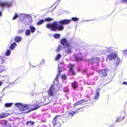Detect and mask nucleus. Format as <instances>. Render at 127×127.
<instances>
[{
    "label": "nucleus",
    "instance_id": "f257e3e1",
    "mask_svg": "<svg viewBox=\"0 0 127 127\" xmlns=\"http://www.w3.org/2000/svg\"><path fill=\"white\" fill-rule=\"evenodd\" d=\"M71 21V20L64 19L59 22H55L52 23L48 24H47L46 26L47 28L51 29L53 31H55L56 30L61 31L64 28L63 26L62 25L68 24Z\"/></svg>",
    "mask_w": 127,
    "mask_h": 127
},
{
    "label": "nucleus",
    "instance_id": "f03ea898",
    "mask_svg": "<svg viewBox=\"0 0 127 127\" xmlns=\"http://www.w3.org/2000/svg\"><path fill=\"white\" fill-rule=\"evenodd\" d=\"M15 105L18 107L19 110L23 111L24 113H28L31 111L37 109L39 106L35 104H25L20 103L15 104Z\"/></svg>",
    "mask_w": 127,
    "mask_h": 127
},
{
    "label": "nucleus",
    "instance_id": "7ed1b4c3",
    "mask_svg": "<svg viewBox=\"0 0 127 127\" xmlns=\"http://www.w3.org/2000/svg\"><path fill=\"white\" fill-rule=\"evenodd\" d=\"M57 90L55 86L53 85L51 86L48 90V93L50 96H53L56 93Z\"/></svg>",
    "mask_w": 127,
    "mask_h": 127
},
{
    "label": "nucleus",
    "instance_id": "20e7f679",
    "mask_svg": "<svg viewBox=\"0 0 127 127\" xmlns=\"http://www.w3.org/2000/svg\"><path fill=\"white\" fill-rule=\"evenodd\" d=\"M12 4V2L8 1H5L4 2H1L0 0V6L2 7H9L11 6Z\"/></svg>",
    "mask_w": 127,
    "mask_h": 127
},
{
    "label": "nucleus",
    "instance_id": "39448f33",
    "mask_svg": "<svg viewBox=\"0 0 127 127\" xmlns=\"http://www.w3.org/2000/svg\"><path fill=\"white\" fill-rule=\"evenodd\" d=\"M72 47L69 44H67L65 46L64 50L65 53L68 54H70L72 51Z\"/></svg>",
    "mask_w": 127,
    "mask_h": 127
},
{
    "label": "nucleus",
    "instance_id": "423d86ee",
    "mask_svg": "<svg viewBox=\"0 0 127 127\" xmlns=\"http://www.w3.org/2000/svg\"><path fill=\"white\" fill-rule=\"evenodd\" d=\"M117 57L116 54L114 53H111L108 55L107 57V59L110 60H112V59H114Z\"/></svg>",
    "mask_w": 127,
    "mask_h": 127
},
{
    "label": "nucleus",
    "instance_id": "0eeeda50",
    "mask_svg": "<svg viewBox=\"0 0 127 127\" xmlns=\"http://www.w3.org/2000/svg\"><path fill=\"white\" fill-rule=\"evenodd\" d=\"M107 71V70L106 69L100 70L99 72V74L101 77L106 76Z\"/></svg>",
    "mask_w": 127,
    "mask_h": 127
},
{
    "label": "nucleus",
    "instance_id": "6e6552de",
    "mask_svg": "<svg viewBox=\"0 0 127 127\" xmlns=\"http://www.w3.org/2000/svg\"><path fill=\"white\" fill-rule=\"evenodd\" d=\"M52 20V19L50 18H46L45 19V20H42L40 21H39L38 22L37 24L38 25H40L42 23H43L44 21H51Z\"/></svg>",
    "mask_w": 127,
    "mask_h": 127
},
{
    "label": "nucleus",
    "instance_id": "1a4fd4ad",
    "mask_svg": "<svg viewBox=\"0 0 127 127\" xmlns=\"http://www.w3.org/2000/svg\"><path fill=\"white\" fill-rule=\"evenodd\" d=\"M83 55L81 53H80L75 56L76 60L77 61H81L83 59Z\"/></svg>",
    "mask_w": 127,
    "mask_h": 127
},
{
    "label": "nucleus",
    "instance_id": "9d476101",
    "mask_svg": "<svg viewBox=\"0 0 127 127\" xmlns=\"http://www.w3.org/2000/svg\"><path fill=\"white\" fill-rule=\"evenodd\" d=\"M61 42L62 45H64L65 46H66L67 44H69L67 43V40L65 38H64L62 39Z\"/></svg>",
    "mask_w": 127,
    "mask_h": 127
},
{
    "label": "nucleus",
    "instance_id": "9b49d317",
    "mask_svg": "<svg viewBox=\"0 0 127 127\" xmlns=\"http://www.w3.org/2000/svg\"><path fill=\"white\" fill-rule=\"evenodd\" d=\"M87 101V100L86 99H83L81 100H80L77 102L76 103L74 104V106H76L77 105L82 104L83 103L86 102Z\"/></svg>",
    "mask_w": 127,
    "mask_h": 127
},
{
    "label": "nucleus",
    "instance_id": "f8f14e48",
    "mask_svg": "<svg viewBox=\"0 0 127 127\" xmlns=\"http://www.w3.org/2000/svg\"><path fill=\"white\" fill-rule=\"evenodd\" d=\"M60 64H59L58 65V68L59 69L58 70V71H59V74L56 77V78H55V81H57L58 80V77H59V75L60 74V72H62V71L60 70V69L61 68V66L60 65Z\"/></svg>",
    "mask_w": 127,
    "mask_h": 127
},
{
    "label": "nucleus",
    "instance_id": "ddd939ff",
    "mask_svg": "<svg viewBox=\"0 0 127 127\" xmlns=\"http://www.w3.org/2000/svg\"><path fill=\"white\" fill-rule=\"evenodd\" d=\"M10 115V114L8 113H2L0 114V118H3Z\"/></svg>",
    "mask_w": 127,
    "mask_h": 127
},
{
    "label": "nucleus",
    "instance_id": "4468645a",
    "mask_svg": "<svg viewBox=\"0 0 127 127\" xmlns=\"http://www.w3.org/2000/svg\"><path fill=\"white\" fill-rule=\"evenodd\" d=\"M7 69L5 66H0V73H1Z\"/></svg>",
    "mask_w": 127,
    "mask_h": 127
},
{
    "label": "nucleus",
    "instance_id": "2eb2a0df",
    "mask_svg": "<svg viewBox=\"0 0 127 127\" xmlns=\"http://www.w3.org/2000/svg\"><path fill=\"white\" fill-rule=\"evenodd\" d=\"M95 61L97 63H98L99 61V59L98 58H96L93 59H92L90 60L89 62L91 63H93L94 61L95 62Z\"/></svg>",
    "mask_w": 127,
    "mask_h": 127
},
{
    "label": "nucleus",
    "instance_id": "dca6fc26",
    "mask_svg": "<svg viewBox=\"0 0 127 127\" xmlns=\"http://www.w3.org/2000/svg\"><path fill=\"white\" fill-rule=\"evenodd\" d=\"M74 65L70 64L69 65V70L72 73V74H75V72L72 69V67Z\"/></svg>",
    "mask_w": 127,
    "mask_h": 127
},
{
    "label": "nucleus",
    "instance_id": "f3484780",
    "mask_svg": "<svg viewBox=\"0 0 127 127\" xmlns=\"http://www.w3.org/2000/svg\"><path fill=\"white\" fill-rule=\"evenodd\" d=\"M15 40L17 42H19L22 40V37L19 36H17L15 38Z\"/></svg>",
    "mask_w": 127,
    "mask_h": 127
},
{
    "label": "nucleus",
    "instance_id": "a211bd4d",
    "mask_svg": "<svg viewBox=\"0 0 127 127\" xmlns=\"http://www.w3.org/2000/svg\"><path fill=\"white\" fill-rule=\"evenodd\" d=\"M29 28L30 29V31L32 33H33L35 32V28L33 26H30L29 27Z\"/></svg>",
    "mask_w": 127,
    "mask_h": 127
},
{
    "label": "nucleus",
    "instance_id": "6ab92c4d",
    "mask_svg": "<svg viewBox=\"0 0 127 127\" xmlns=\"http://www.w3.org/2000/svg\"><path fill=\"white\" fill-rule=\"evenodd\" d=\"M106 51L109 52H112L114 51V48L113 47L107 48L106 49Z\"/></svg>",
    "mask_w": 127,
    "mask_h": 127
},
{
    "label": "nucleus",
    "instance_id": "aec40b11",
    "mask_svg": "<svg viewBox=\"0 0 127 127\" xmlns=\"http://www.w3.org/2000/svg\"><path fill=\"white\" fill-rule=\"evenodd\" d=\"M34 124V122L32 121H29L27 122L26 124L29 126L33 125Z\"/></svg>",
    "mask_w": 127,
    "mask_h": 127
},
{
    "label": "nucleus",
    "instance_id": "412c9836",
    "mask_svg": "<svg viewBox=\"0 0 127 127\" xmlns=\"http://www.w3.org/2000/svg\"><path fill=\"white\" fill-rule=\"evenodd\" d=\"M80 109L79 108L77 109V111H76L75 112H73L70 113L69 114V117L71 116V117H72L73 115L75 113H78V111Z\"/></svg>",
    "mask_w": 127,
    "mask_h": 127
},
{
    "label": "nucleus",
    "instance_id": "4be33fe9",
    "mask_svg": "<svg viewBox=\"0 0 127 127\" xmlns=\"http://www.w3.org/2000/svg\"><path fill=\"white\" fill-rule=\"evenodd\" d=\"M59 116H57L55 117V118L53 119L52 121V123L54 125H55L56 124V120L57 119V118L59 117Z\"/></svg>",
    "mask_w": 127,
    "mask_h": 127
},
{
    "label": "nucleus",
    "instance_id": "5701e85b",
    "mask_svg": "<svg viewBox=\"0 0 127 127\" xmlns=\"http://www.w3.org/2000/svg\"><path fill=\"white\" fill-rule=\"evenodd\" d=\"M17 45V44L15 43H14L12 44L10 47V48L12 50H13L15 47Z\"/></svg>",
    "mask_w": 127,
    "mask_h": 127
},
{
    "label": "nucleus",
    "instance_id": "b1692460",
    "mask_svg": "<svg viewBox=\"0 0 127 127\" xmlns=\"http://www.w3.org/2000/svg\"><path fill=\"white\" fill-rule=\"evenodd\" d=\"M72 86L74 89L76 88L77 86V83L76 82H74L73 83H72Z\"/></svg>",
    "mask_w": 127,
    "mask_h": 127
},
{
    "label": "nucleus",
    "instance_id": "393cba45",
    "mask_svg": "<svg viewBox=\"0 0 127 127\" xmlns=\"http://www.w3.org/2000/svg\"><path fill=\"white\" fill-rule=\"evenodd\" d=\"M25 34L27 36L30 35L31 34L30 31L29 29L27 30L25 32Z\"/></svg>",
    "mask_w": 127,
    "mask_h": 127
},
{
    "label": "nucleus",
    "instance_id": "a878e982",
    "mask_svg": "<svg viewBox=\"0 0 127 127\" xmlns=\"http://www.w3.org/2000/svg\"><path fill=\"white\" fill-rule=\"evenodd\" d=\"M5 59L4 58L0 57V64H2L4 62Z\"/></svg>",
    "mask_w": 127,
    "mask_h": 127
},
{
    "label": "nucleus",
    "instance_id": "bb28decb",
    "mask_svg": "<svg viewBox=\"0 0 127 127\" xmlns=\"http://www.w3.org/2000/svg\"><path fill=\"white\" fill-rule=\"evenodd\" d=\"M54 37L56 39H58L60 38V34H55L53 35Z\"/></svg>",
    "mask_w": 127,
    "mask_h": 127
},
{
    "label": "nucleus",
    "instance_id": "cd10ccee",
    "mask_svg": "<svg viewBox=\"0 0 127 127\" xmlns=\"http://www.w3.org/2000/svg\"><path fill=\"white\" fill-rule=\"evenodd\" d=\"M11 53V51L10 50L8 49L6 51L5 54L6 55L8 56L10 55Z\"/></svg>",
    "mask_w": 127,
    "mask_h": 127
},
{
    "label": "nucleus",
    "instance_id": "c85d7f7f",
    "mask_svg": "<svg viewBox=\"0 0 127 127\" xmlns=\"http://www.w3.org/2000/svg\"><path fill=\"white\" fill-rule=\"evenodd\" d=\"M7 123V121L6 120H2L0 122V123L2 125H5Z\"/></svg>",
    "mask_w": 127,
    "mask_h": 127
},
{
    "label": "nucleus",
    "instance_id": "c756f323",
    "mask_svg": "<svg viewBox=\"0 0 127 127\" xmlns=\"http://www.w3.org/2000/svg\"><path fill=\"white\" fill-rule=\"evenodd\" d=\"M13 104V103H6L5 105V106L6 107H9L10 106H11Z\"/></svg>",
    "mask_w": 127,
    "mask_h": 127
},
{
    "label": "nucleus",
    "instance_id": "7c9ffc66",
    "mask_svg": "<svg viewBox=\"0 0 127 127\" xmlns=\"http://www.w3.org/2000/svg\"><path fill=\"white\" fill-rule=\"evenodd\" d=\"M61 57V55L60 54H58L56 56L55 58V60H58Z\"/></svg>",
    "mask_w": 127,
    "mask_h": 127
},
{
    "label": "nucleus",
    "instance_id": "2f4dec72",
    "mask_svg": "<svg viewBox=\"0 0 127 127\" xmlns=\"http://www.w3.org/2000/svg\"><path fill=\"white\" fill-rule=\"evenodd\" d=\"M64 49V48L62 46H59L58 48V50H57V51H60L61 50H62Z\"/></svg>",
    "mask_w": 127,
    "mask_h": 127
},
{
    "label": "nucleus",
    "instance_id": "473e14b6",
    "mask_svg": "<svg viewBox=\"0 0 127 127\" xmlns=\"http://www.w3.org/2000/svg\"><path fill=\"white\" fill-rule=\"evenodd\" d=\"M99 94L96 93L95 96V99H98L99 96Z\"/></svg>",
    "mask_w": 127,
    "mask_h": 127
},
{
    "label": "nucleus",
    "instance_id": "72a5a7b5",
    "mask_svg": "<svg viewBox=\"0 0 127 127\" xmlns=\"http://www.w3.org/2000/svg\"><path fill=\"white\" fill-rule=\"evenodd\" d=\"M19 15H17L16 13H15V15L14 16V17L12 19L13 20H14V19H16L18 16Z\"/></svg>",
    "mask_w": 127,
    "mask_h": 127
},
{
    "label": "nucleus",
    "instance_id": "f704fd0d",
    "mask_svg": "<svg viewBox=\"0 0 127 127\" xmlns=\"http://www.w3.org/2000/svg\"><path fill=\"white\" fill-rule=\"evenodd\" d=\"M123 119V118H122V117H119L118 119L117 122H119L122 121Z\"/></svg>",
    "mask_w": 127,
    "mask_h": 127
},
{
    "label": "nucleus",
    "instance_id": "c9c22d12",
    "mask_svg": "<svg viewBox=\"0 0 127 127\" xmlns=\"http://www.w3.org/2000/svg\"><path fill=\"white\" fill-rule=\"evenodd\" d=\"M72 20L74 21H76L78 20V19L77 17H74L72 18Z\"/></svg>",
    "mask_w": 127,
    "mask_h": 127
},
{
    "label": "nucleus",
    "instance_id": "e433bc0d",
    "mask_svg": "<svg viewBox=\"0 0 127 127\" xmlns=\"http://www.w3.org/2000/svg\"><path fill=\"white\" fill-rule=\"evenodd\" d=\"M124 54L127 56V50H126L123 51Z\"/></svg>",
    "mask_w": 127,
    "mask_h": 127
},
{
    "label": "nucleus",
    "instance_id": "4c0bfd02",
    "mask_svg": "<svg viewBox=\"0 0 127 127\" xmlns=\"http://www.w3.org/2000/svg\"><path fill=\"white\" fill-rule=\"evenodd\" d=\"M62 79H64V80L66 78V77L65 76V75H63L62 76Z\"/></svg>",
    "mask_w": 127,
    "mask_h": 127
},
{
    "label": "nucleus",
    "instance_id": "58836bf2",
    "mask_svg": "<svg viewBox=\"0 0 127 127\" xmlns=\"http://www.w3.org/2000/svg\"><path fill=\"white\" fill-rule=\"evenodd\" d=\"M26 15L23 14H20V15H19V16L20 17L22 16L23 17H24L26 16Z\"/></svg>",
    "mask_w": 127,
    "mask_h": 127
},
{
    "label": "nucleus",
    "instance_id": "ea45409f",
    "mask_svg": "<svg viewBox=\"0 0 127 127\" xmlns=\"http://www.w3.org/2000/svg\"><path fill=\"white\" fill-rule=\"evenodd\" d=\"M122 2L125 3H127V0H123Z\"/></svg>",
    "mask_w": 127,
    "mask_h": 127
},
{
    "label": "nucleus",
    "instance_id": "a19ab883",
    "mask_svg": "<svg viewBox=\"0 0 127 127\" xmlns=\"http://www.w3.org/2000/svg\"><path fill=\"white\" fill-rule=\"evenodd\" d=\"M100 90V89H97L96 90V93L99 94V91Z\"/></svg>",
    "mask_w": 127,
    "mask_h": 127
},
{
    "label": "nucleus",
    "instance_id": "79ce46f5",
    "mask_svg": "<svg viewBox=\"0 0 127 127\" xmlns=\"http://www.w3.org/2000/svg\"><path fill=\"white\" fill-rule=\"evenodd\" d=\"M123 84L125 85H127V82H123Z\"/></svg>",
    "mask_w": 127,
    "mask_h": 127
},
{
    "label": "nucleus",
    "instance_id": "37998d69",
    "mask_svg": "<svg viewBox=\"0 0 127 127\" xmlns=\"http://www.w3.org/2000/svg\"><path fill=\"white\" fill-rule=\"evenodd\" d=\"M2 84V83L0 81V87L1 86Z\"/></svg>",
    "mask_w": 127,
    "mask_h": 127
},
{
    "label": "nucleus",
    "instance_id": "c03bdc74",
    "mask_svg": "<svg viewBox=\"0 0 127 127\" xmlns=\"http://www.w3.org/2000/svg\"><path fill=\"white\" fill-rule=\"evenodd\" d=\"M2 15V13L1 12H0V17Z\"/></svg>",
    "mask_w": 127,
    "mask_h": 127
},
{
    "label": "nucleus",
    "instance_id": "a18cd8bd",
    "mask_svg": "<svg viewBox=\"0 0 127 127\" xmlns=\"http://www.w3.org/2000/svg\"><path fill=\"white\" fill-rule=\"evenodd\" d=\"M44 62V60H42L41 61V63H43Z\"/></svg>",
    "mask_w": 127,
    "mask_h": 127
},
{
    "label": "nucleus",
    "instance_id": "49530a36",
    "mask_svg": "<svg viewBox=\"0 0 127 127\" xmlns=\"http://www.w3.org/2000/svg\"><path fill=\"white\" fill-rule=\"evenodd\" d=\"M119 63L118 60V62L116 63V64L118 65Z\"/></svg>",
    "mask_w": 127,
    "mask_h": 127
},
{
    "label": "nucleus",
    "instance_id": "de8ad7c7",
    "mask_svg": "<svg viewBox=\"0 0 127 127\" xmlns=\"http://www.w3.org/2000/svg\"><path fill=\"white\" fill-rule=\"evenodd\" d=\"M20 32H21L20 31H19V33H20Z\"/></svg>",
    "mask_w": 127,
    "mask_h": 127
}]
</instances>
